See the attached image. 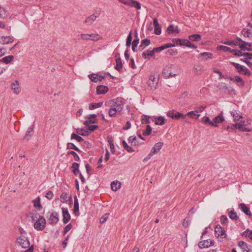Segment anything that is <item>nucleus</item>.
I'll return each instance as SVG.
<instances>
[{
    "label": "nucleus",
    "mask_w": 252,
    "mask_h": 252,
    "mask_svg": "<svg viewBox=\"0 0 252 252\" xmlns=\"http://www.w3.org/2000/svg\"><path fill=\"white\" fill-rule=\"evenodd\" d=\"M109 214H104L101 218L100 219V222L101 223H104L108 218Z\"/></svg>",
    "instance_id": "nucleus-57"
},
{
    "label": "nucleus",
    "mask_w": 252,
    "mask_h": 252,
    "mask_svg": "<svg viewBox=\"0 0 252 252\" xmlns=\"http://www.w3.org/2000/svg\"><path fill=\"white\" fill-rule=\"evenodd\" d=\"M173 43L180 46H190V41L188 39L175 38L172 39Z\"/></svg>",
    "instance_id": "nucleus-7"
},
{
    "label": "nucleus",
    "mask_w": 252,
    "mask_h": 252,
    "mask_svg": "<svg viewBox=\"0 0 252 252\" xmlns=\"http://www.w3.org/2000/svg\"><path fill=\"white\" fill-rule=\"evenodd\" d=\"M177 66L173 64H168L163 70L162 75L165 79L175 77L178 74Z\"/></svg>",
    "instance_id": "nucleus-2"
},
{
    "label": "nucleus",
    "mask_w": 252,
    "mask_h": 252,
    "mask_svg": "<svg viewBox=\"0 0 252 252\" xmlns=\"http://www.w3.org/2000/svg\"><path fill=\"white\" fill-rule=\"evenodd\" d=\"M74 209L73 212L74 214H76L79 211V202L76 196H74Z\"/></svg>",
    "instance_id": "nucleus-36"
},
{
    "label": "nucleus",
    "mask_w": 252,
    "mask_h": 252,
    "mask_svg": "<svg viewBox=\"0 0 252 252\" xmlns=\"http://www.w3.org/2000/svg\"><path fill=\"white\" fill-rule=\"evenodd\" d=\"M71 139H76L78 142H81L83 140V139L80 136L73 133L71 135Z\"/></svg>",
    "instance_id": "nucleus-49"
},
{
    "label": "nucleus",
    "mask_w": 252,
    "mask_h": 252,
    "mask_svg": "<svg viewBox=\"0 0 252 252\" xmlns=\"http://www.w3.org/2000/svg\"><path fill=\"white\" fill-rule=\"evenodd\" d=\"M13 41L14 40L9 36H0V43H1L2 44L12 43Z\"/></svg>",
    "instance_id": "nucleus-17"
},
{
    "label": "nucleus",
    "mask_w": 252,
    "mask_h": 252,
    "mask_svg": "<svg viewBox=\"0 0 252 252\" xmlns=\"http://www.w3.org/2000/svg\"><path fill=\"white\" fill-rule=\"evenodd\" d=\"M150 117L147 116L143 115L142 117L141 122L142 124H149L150 123L149 121Z\"/></svg>",
    "instance_id": "nucleus-54"
},
{
    "label": "nucleus",
    "mask_w": 252,
    "mask_h": 252,
    "mask_svg": "<svg viewBox=\"0 0 252 252\" xmlns=\"http://www.w3.org/2000/svg\"><path fill=\"white\" fill-rule=\"evenodd\" d=\"M231 115L233 117L234 121H238L242 118V114L239 111L233 110L231 112Z\"/></svg>",
    "instance_id": "nucleus-21"
},
{
    "label": "nucleus",
    "mask_w": 252,
    "mask_h": 252,
    "mask_svg": "<svg viewBox=\"0 0 252 252\" xmlns=\"http://www.w3.org/2000/svg\"><path fill=\"white\" fill-rule=\"evenodd\" d=\"M215 234L218 237L224 235V229L220 225H217L215 227Z\"/></svg>",
    "instance_id": "nucleus-19"
},
{
    "label": "nucleus",
    "mask_w": 252,
    "mask_h": 252,
    "mask_svg": "<svg viewBox=\"0 0 252 252\" xmlns=\"http://www.w3.org/2000/svg\"><path fill=\"white\" fill-rule=\"evenodd\" d=\"M116 59V65L115 66L116 69H117L118 71H120L121 69L122 68L123 64L122 62V60L119 57V54H118V56L116 55L115 56Z\"/></svg>",
    "instance_id": "nucleus-20"
},
{
    "label": "nucleus",
    "mask_w": 252,
    "mask_h": 252,
    "mask_svg": "<svg viewBox=\"0 0 252 252\" xmlns=\"http://www.w3.org/2000/svg\"><path fill=\"white\" fill-rule=\"evenodd\" d=\"M218 50H222L224 52H232V49H231L229 47L225 46L223 45L218 46L217 48Z\"/></svg>",
    "instance_id": "nucleus-38"
},
{
    "label": "nucleus",
    "mask_w": 252,
    "mask_h": 252,
    "mask_svg": "<svg viewBox=\"0 0 252 252\" xmlns=\"http://www.w3.org/2000/svg\"><path fill=\"white\" fill-rule=\"evenodd\" d=\"M174 119L178 120L180 118L185 119L186 115H184L183 113L176 112L175 115L174 116Z\"/></svg>",
    "instance_id": "nucleus-50"
},
{
    "label": "nucleus",
    "mask_w": 252,
    "mask_h": 252,
    "mask_svg": "<svg viewBox=\"0 0 252 252\" xmlns=\"http://www.w3.org/2000/svg\"><path fill=\"white\" fill-rule=\"evenodd\" d=\"M135 35V39L133 40L132 43V50L133 52H135L136 51V47L137 46L138 43H139V39L138 38V35L137 33V31H136L134 33Z\"/></svg>",
    "instance_id": "nucleus-25"
},
{
    "label": "nucleus",
    "mask_w": 252,
    "mask_h": 252,
    "mask_svg": "<svg viewBox=\"0 0 252 252\" xmlns=\"http://www.w3.org/2000/svg\"><path fill=\"white\" fill-rule=\"evenodd\" d=\"M103 103V102H99L97 103H92L89 105V109L90 110H93L98 107H100L101 106H102Z\"/></svg>",
    "instance_id": "nucleus-37"
},
{
    "label": "nucleus",
    "mask_w": 252,
    "mask_h": 252,
    "mask_svg": "<svg viewBox=\"0 0 252 252\" xmlns=\"http://www.w3.org/2000/svg\"><path fill=\"white\" fill-rule=\"evenodd\" d=\"M33 205L35 208L37 209L38 210H41L42 207L40 204V199L39 197H37L35 200L33 201Z\"/></svg>",
    "instance_id": "nucleus-31"
},
{
    "label": "nucleus",
    "mask_w": 252,
    "mask_h": 252,
    "mask_svg": "<svg viewBox=\"0 0 252 252\" xmlns=\"http://www.w3.org/2000/svg\"><path fill=\"white\" fill-rule=\"evenodd\" d=\"M46 225V220L43 217L40 216L38 220L34 223V227L37 230H42Z\"/></svg>",
    "instance_id": "nucleus-5"
},
{
    "label": "nucleus",
    "mask_w": 252,
    "mask_h": 252,
    "mask_svg": "<svg viewBox=\"0 0 252 252\" xmlns=\"http://www.w3.org/2000/svg\"><path fill=\"white\" fill-rule=\"evenodd\" d=\"M122 144L124 149L128 152L131 153L134 152L133 148L129 146L125 140L122 142Z\"/></svg>",
    "instance_id": "nucleus-39"
},
{
    "label": "nucleus",
    "mask_w": 252,
    "mask_h": 252,
    "mask_svg": "<svg viewBox=\"0 0 252 252\" xmlns=\"http://www.w3.org/2000/svg\"><path fill=\"white\" fill-rule=\"evenodd\" d=\"M237 39L239 42H241L239 43V47L242 50L252 51V45L250 43L244 41L240 38H237Z\"/></svg>",
    "instance_id": "nucleus-6"
},
{
    "label": "nucleus",
    "mask_w": 252,
    "mask_h": 252,
    "mask_svg": "<svg viewBox=\"0 0 252 252\" xmlns=\"http://www.w3.org/2000/svg\"><path fill=\"white\" fill-rule=\"evenodd\" d=\"M189 38L191 41L197 42L201 40V36L199 34H194L189 35Z\"/></svg>",
    "instance_id": "nucleus-33"
},
{
    "label": "nucleus",
    "mask_w": 252,
    "mask_h": 252,
    "mask_svg": "<svg viewBox=\"0 0 252 252\" xmlns=\"http://www.w3.org/2000/svg\"><path fill=\"white\" fill-rule=\"evenodd\" d=\"M175 44L174 43H166L161 46L154 48L152 50V53H154L155 54V53L156 52H160L165 49L170 48V47H175Z\"/></svg>",
    "instance_id": "nucleus-9"
},
{
    "label": "nucleus",
    "mask_w": 252,
    "mask_h": 252,
    "mask_svg": "<svg viewBox=\"0 0 252 252\" xmlns=\"http://www.w3.org/2000/svg\"><path fill=\"white\" fill-rule=\"evenodd\" d=\"M128 142H131L132 145H137L136 137L135 136H130L128 138Z\"/></svg>",
    "instance_id": "nucleus-55"
},
{
    "label": "nucleus",
    "mask_w": 252,
    "mask_h": 252,
    "mask_svg": "<svg viewBox=\"0 0 252 252\" xmlns=\"http://www.w3.org/2000/svg\"><path fill=\"white\" fill-rule=\"evenodd\" d=\"M67 149H73L78 152H81V151L73 143H68L67 144Z\"/></svg>",
    "instance_id": "nucleus-48"
},
{
    "label": "nucleus",
    "mask_w": 252,
    "mask_h": 252,
    "mask_svg": "<svg viewBox=\"0 0 252 252\" xmlns=\"http://www.w3.org/2000/svg\"><path fill=\"white\" fill-rule=\"evenodd\" d=\"M7 16L6 12L3 8L0 6V19H4Z\"/></svg>",
    "instance_id": "nucleus-47"
},
{
    "label": "nucleus",
    "mask_w": 252,
    "mask_h": 252,
    "mask_svg": "<svg viewBox=\"0 0 252 252\" xmlns=\"http://www.w3.org/2000/svg\"><path fill=\"white\" fill-rule=\"evenodd\" d=\"M176 113V111L172 110L168 111L167 113V116L169 117H171L172 119H174V116L175 115Z\"/></svg>",
    "instance_id": "nucleus-59"
},
{
    "label": "nucleus",
    "mask_w": 252,
    "mask_h": 252,
    "mask_svg": "<svg viewBox=\"0 0 252 252\" xmlns=\"http://www.w3.org/2000/svg\"><path fill=\"white\" fill-rule=\"evenodd\" d=\"M201 56H204L206 57V60L207 59H212L213 58V54L211 53L210 52H203L199 54Z\"/></svg>",
    "instance_id": "nucleus-51"
},
{
    "label": "nucleus",
    "mask_w": 252,
    "mask_h": 252,
    "mask_svg": "<svg viewBox=\"0 0 252 252\" xmlns=\"http://www.w3.org/2000/svg\"><path fill=\"white\" fill-rule=\"evenodd\" d=\"M224 121V119L222 116V113H221L219 115L214 118L212 122H213L214 126L217 127L218 126L217 124L222 123Z\"/></svg>",
    "instance_id": "nucleus-15"
},
{
    "label": "nucleus",
    "mask_w": 252,
    "mask_h": 252,
    "mask_svg": "<svg viewBox=\"0 0 252 252\" xmlns=\"http://www.w3.org/2000/svg\"><path fill=\"white\" fill-rule=\"evenodd\" d=\"M54 196L53 192L52 191H48L45 195V197L49 200H51L53 198Z\"/></svg>",
    "instance_id": "nucleus-62"
},
{
    "label": "nucleus",
    "mask_w": 252,
    "mask_h": 252,
    "mask_svg": "<svg viewBox=\"0 0 252 252\" xmlns=\"http://www.w3.org/2000/svg\"><path fill=\"white\" fill-rule=\"evenodd\" d=\"M241 32L244 37H250L252 36V31L251 28H244L242 30Z\"/></svg>",
    "instance_id": "nucleus-27"
},
{
    "label": "nucleus",
    "mask_w": 252,
    "mask_h": 252,
    "mask_svg": "<svg viewBox=\"0 0 252 252\" xmlns=\"http://www.w3.org/2000/svg\"><path fill=\"white\" fill-rule=\"evenodd\" d=\"M153 25L155 28L154 33L157 35H159L161 32V30L157 18L154 19Z\"/></svg>",
    "instance_id": "nucleus-16"
},
{
    "label": "nucleus",
    "mask_w": 252,
    "mask_h": 252,
    "mask_svg": "<svg viewBox=\"0 0 252 252\" xmlns=\"http://www.w3.org/2000/svg\"><path fill=\"white\" fill-rule=\"evenodd\" d=\"M166 53H167V54H168V55H171V56H175V55H177V51L176 50L170 49V50H168Z\"/></svg>",
    "instance_id": "nucleus-63"
},
{
    "label": "nucleus",
    "mask_w": 252,
    "mask_h": 252,
    "mask_svg": "<svg viewBox=\"0 0 252 252\" xmlns=\"http://www.w3.org/2000/svg\"><path fill=\"white\" fill-rule=\"evenodd\" d=\"M228 216L230 219L233 220H237L239 219V217L237 216V213L233 209L228 213Z\"/></svg>",
    "instance_id": "nucleus-30"
},
{
    "label": "nucleus",
    "mask_w": 252,
    "mask_h": 252,
    "mask_svg": "<svg viewBox=\"0 0 252 252\" xmlns=\"http://www.w3.org/2000/svg\"><path fill=\"white\" fill-rule=\"evenodd\" d=\"M131 33H132V32H131V31H130L127 37L126 41V46L127 47H129L131 44V41H132V39Z\"/></svg>",
    "instance_id": "nucleus-44"
},
{
    "label": "nucleus",
    "mask_w": 252,
    "mask_h": 252,
    "mask_svg": "<svg viewBox=\"0 0 252 252\" xmlns=\"http://www.w3.org/2000/svg\"><path fill=\"white\" fill-rule=\"evenodd\" d=\"M17 242L23 248H27L29 247V248L26 250L25 252H33V246L32 245L30 247V243L29 240L24 235H21L18 238Z\"/></svg>",
    "instance_id": "nucleus-3"
},
{
    "label": "nucleus",
    "mask_w": 252,
    "mask_h": 252,
    "mask_svg": "<svg viewBox=\"0 0 252 252\" xmlns=\"http://www.w3.org/2000/svg\"><path fill=\"white\" fill-rule=\"evenodd\" d=\"M165 124V119L162 116L158 117L155 122V124L162 125Z\"/></svg>",
    "instance_id": "nucleus-43"
},
{
    "label": "nucleus",
    "mask_w": 252,
    "mask_h": 252,
    "mask_svg": "<svg viewBox=\"0 0 252 252\" xmlns=\"http://www.w3.org/2000/svg\"><path fill=\"white\" fill-rule=\"evenodd\" d=\"M68 155H71L73 156L74 159L78 161L80 160V158L79 156L73 151H71L68 153Z\"/></svg>",
    "instance_id": "nucleus-52"
},
{
    "label": "nucleus",
    "mask_w": 252,
    "mask_h": 252,
    "mask_svg": "<svg viewBox=\"0 0 252 252\" xmlns=\"http://www.w3.org/2000/svg\"><path fill=\"white\" fill-rule=\"evenodd\" d=\"M239 41L237 40V41L235 40H227L223 42L224 44H226L228 45H239Z\"/></svg>",
    "instance_id": "nucleus-45"
},
{
    "label": "nucleus",
    "mask_w": 252,
    "mask_h": 252,
    "mask_svg": "<svg viewBox=\"0 0 252 252\" xmlns=\"http://www.w3.org/2000/svg\"><path fill=\"white\" fill-rule=\"evenodd\" d=\"M249 59L248 58H244V59H241V61L242 62L245 63L249 67H252V63L249 62L248 61Z\"/></svg>",
    "instance_id": "nucleus-64"
},
{
    "label": "nucleus",
    "mask_w": 252,
    "mask_h": 252,
    "mask_svg": "<svg viewBox=\"0 0 252 252\" xmlns=\"http://www.w3.org/2000/svg\"><path fill=\"white\" fill-rule=\"evenodd\" d=\"M14 60V56L13 55H9L8 56H6L2 59H1L0 61L1 62H3L6 64H8L12 61Z\"/></svg>",
    "instance_id": "nucleus-32"
},
{
    "label": "nucleus",
    "mask_w": 252,
    "mask_h": 252,
    "mask_svg": "<svg viewBox=\"0 0 252 252\" xmlns=\"http://www.w3.org/2000/svg\"><path fill=\"white\" fill-rule=\"evenodd\" d=\"M62 210L63 216V222L66 224L70 220V215L67 208H62Z\"/></svg>",
    "instance_id": "nucleus-11"
},
{
    "label": "nucleus",
    "mask_w": 252,
    "mask_h": 252,
    "mask_svg": "<svg viewBox=\"0 0 252 252\" xmlns=\"http://www.w3.org/2000/svg\"><path fill=\"white\" fill-rule=\"evenodd\" d=\"M79 164L76 162H74L72 165V172L75 175L79 173Z\"/></svg>",
    "instance_id": "nucleus-35"
},
{
    "label": "nucleus",
    "mask_w": 252,
    "mask_h": 252,
    "mask_svg": "<svg viewBox=\"0 0 252 252\" xmlns=\"http://www.w3.org/2000/svg\"><path fill=\"white\" fill-rule=\"evenodd\" d=\"M97 17V16L94 14H92L86 18L85 23L88 25H91L94 22Z\"/></svg>",
    "instance_id": "nucleus-24"
},
{
    "label": "nucleus",
    "mask_w": 252,
    "mask_h": 252,
    "mask_svg": "<svg viewBox=\"0 0 252 252\" xmlns=\"http://www.w3.org/2000/svg\"><path fill=\"white\" fill-rule=\"evenodd\" d=\"M231 64L237 69V72L239 73H244L247 76H250L251 74L250 70L245 66L234 62H232Z\"/></svg>",
    "instance_id": "nucleus-4"
},
{
    "label": "nucleus",
    "mask_w": 252,
    "mask_h": 252,
    "mask_svg": "<svg viewBox=\"0 0 252 252\" xmlns=\"http://www.w3.org/2000/svg\"><path fill=\"white\" fill-rule=\"evenodd\" d=\"M72 227V225L71 223L67 224L65 227L64 228L63 230V234L65 235L67 232H68Z\"/></svg>",
    "instance_id": "nucleus-60"
},
{
    "label": "nucleus",
    "mask_w": 252,
    "mask_h": 252,
    "mask_svg": "<svg viewBox=\"0 0 252 252\" xmlns=\"http://www.w3.org/2000/svg\"><path fill=\"white\" fill-rule=\"evenodd\" d=\"M163 145V143L159 142L155 144L151 150V153L153 155L158 153Z\"/></svg>",
    "instance_id": "nucleus-13"
},
{
    "label": "nucleus",
    "mask_w": 252,
    "mask_h": 252,
    "mask_svg": "<svg viewBox=\"0 0 252 252\" xmlns=\"http://www.w3.org/2000/svg\"><path fill=\"white\" fill-rule=\"evenodd\" d=\"M108 88L106 86L100 85L96 88V93L97 94H104L107 92Z\"/></svg>",
    "instance_id": "nucleus-23"
},
{
    "label": "nucleus",
    "mask_w": 252,
    "mask_h": 252,
    "mask_svg": "<svg viewBox=\"0 0 252 252\" xmlns=\"http://www.w3.org/2000/svg\"><path fill=\"white\" fill-rule=\"evenodd\" d=\"M242 236L245 237L249 238L251 240L252 238V231L247 229L242 233Z\"/></svg>",
    "instance_id": "nucleus-40"
},
{
    "label": "nucleus",
    "mask_w": 252,
    "mask_h": 252,
    "mask_svg": "<svg viewBox=\"0 0 252 252\" xmlns=\"http://www.w3.org/2000/svg\"><path fill=\"white\" fill-rule=\"evenodd\" d=\"M238 246L244 250V252L245 251L246 252H250L251 251L250 246H249L244 241H241L239 242Z\"/></svg>",
    "instance_id": "nucleus-22"
},
{
    "label": "nucleus",
    "mask_w": 252,
    "mask_h": 252,
    "mask_svg": "<svg viewBox=\"0 0 252 252\" xmlns=\"http://www.w3.org/2000/svg\"><path fill=\"white\" fill-rule=\"evenodd\" d=\"M152 132V128L149 125H147L146 129L143 133V135L144 136H148L151 134Z\"/></svg>",
    "instance_id": "nucleus-46"
},
{
    "label": "nucleus",
    "mask_w": 252,
    "mask_h": 252,
    "mask_svg": "<svg viewBox=\"0 0 252 252\" xmlns=\"http://www.w3.org/2000/svg\"><path fill=\"white\" fill-rule=\"evenodd\" d=\"M234 55L237 56L238 57L243 56V53L242 51L240 50H236L234 49H232V52Z\"/></svg>",
    "instance_id": "nucleus-58"
},
{
    "label": "nucleus",
    "mask_w": 252,
    "mask_h": 252,
    "mask_svg": "<svg viewBox=\"0 0 252 252\" xmlns=\"http://www.w3.org/2000/svg\"><path fill=\"white\" fill-rule=\"evenodd\" d=\"M214 244V242L213 240H205L203 241H200L198 244V247L201 249L203 248H208L209 247L213 245Z\"/></svg>",
    "instance_id": "nucleus-8"
},
{
    "label": "nucleus",
    "mask_w": 252,
    "mask_h": 252,
    "mask_svg": "<svg viewBox=\"0 0 252 252\" xmlns=\"http://www.w3.org/2000/svg\"><path fill=\"white\" fill-rule=\"evenodd\" d=\"M129 6L136 8L137 9H141V4L135 0H132Z\"/></svg>",
    "instance_id": "nucleus-34"
},
{
    "label": "nucleus",
    "mask_w": 252,
    "mask_h": 252,
    "mask_svg": "<svg viewBox=\"0 0 252 252\" xmlns=\"http://www.w3.org/2000/svg\"><path fill=\"white\" fill-rule=\"evenodd\" d=\"M239 208L248 216L252 217V214L250 211V209L247 207L244 203H240L238 205Z\"/></svg>",
    "instance_id": "nucleus-12"
},
{
    "label": "nucleus",
    "mask_w": 252,
    "mask_h": 252,
    "mask_svg": "<svg viewBox=\"0 0 252 252\" xmlns=\"http://www.w3.org/2000/svg\"><path fill=\"white\" fill-rule=\"evenodd\" d=\"M11 89L14 93L18 94L20 92L19 82L17 80L15 81L11 85Z\"/></svg>",
    "instance_id": "nucleus-18"
},
{
    "label": "nucleus",
    "mask_w": 252,
    "mask_h": 252,
    "mask_svg": "<svg viewBox=\"0 0 252 252\" xmlns=\"http://www.w3.org/2000/svg\"><path fill=\"white\" fill-rule=\"evenodd\" d=\"M202 122L205 124H208L210 126H213V122L211 121L210 119L208 116H204L202 118Z\"/></svg>",
    "instance_id": "nucleus-42"
},
{
    "label": "nucleus",
    "mask_w": 252,
    "mask_h": 252,
    "mask_svg": "<svg viewBox=\"0 0 252 252\" xmlns=\"http://www.w3.org/2000/svg\"><path fill=\"white\" fill-rule=\"evenodd\" d=\"M121 182L118 181H113L111 184V189L113 191H117L118 189H119L121 188Z\"/></svg>",
    "instance_id": "nucleus-26"
},
{
    "label": "nucleus",
    "mask_w": 252,
    "mask_h": 252,
    "mask_svg": "<svg viewBox=\"0 0 252 252\" xmlns=\"http://www.w3.org/2000/svg\"><path fill=\"white\" fill-rule=\"evenodd\" d=\"M220 220L221 224L225 225L227 222L228 219L226 216L222 215L220 217Z\"/></svg>",
    "instance_id": "nucleus-56"
},
{
    "label": "nucleus",
    "mask_w": 252,
    "mask_h": 252,
    "mask_svg": "<svg viewBox=\"0 0 252 252\" xmlns=\"http://www.w3.org/2000/svg\"><path fill=\"white\" fill-rule=\"evenodd\" d=\"M193 69L196 74H200L203 71V66L201 64H197L194 65Z\"/></svg>",
    "instance_id": "nucleus-29"
},
{
    "label": "nucleus",
    "mask_w": 252,
    "mask_h": 252,
    "mask_svg": "<svg viewBox=\"0 0 252 252\" xmlns=\"http://www.w3.org/2000/svg\"><path fill=\"white\" fill-rule=\"evenodd\" d=\"M105 106L109 108L108 111L109 116L114 117L117 113H120L122 111L123 103L121 99L117 98L105 101Z\"/></svg>",
    "instance_id": "nucleus-1"
},
{
    "label": "nucleus",
    "mask_w": 252,
    "mask_h": 252,
    "mask_svg": "<svg viewBox=\"0 0 252 252\" xmlns=\"http://www.w3.org/2000/svg\"><path fill=\"white\" fill-rule=\"evenodd\" d=\"M90 40L92 41H96L99 40L101 38V36L98 34H90Z\"/></svg>",
    "instance_id": "nucleus-41"
},
{
    "label": "nucleus",
    "mask_w": 252,
    "mask_h": 252,
    "mask_svg": "<svg viewBox=\"0 0 252 252\" xmlns=\"http://www.w3.org/2000/svg\"><path fill=\"white\" fill-rule=\"evenodd\" d=\"M94 74L92 73L89 75V77L92 81L94 82H97V81H98V78L97 77V75H96V76H94Z\"/></svg>",
    "instance_id": "nucleus-53"
},
{
    "label": "nucleus",
    "mask_w": 252,
    "mask_h": 252,
    "mask_svg": "<svg viewBox=\"0 0 252 252\" xmlns=\"http://www.w3.org/2000/svg\"><path fill=\"white\" fill-rule=\"evenodd\" d=\"M59 215L58 213L54 212L50 214L49 218L48 219L49 223L50 224H56L59 221Z\"/></svg>",
    "instance_id": "nucleus-10"
},
{
    "label": "nucleus",
    "mask_w": 252,
    "mask_h": 252,
    "mask_svg": "<svg viewBox=\"0 0 252 252\" xmlns=\"http://www.w3.org/2000/svg\"><path fill=\"white\" fill-rule=\"evenodd\" d=\"M142 56L145 59L149 60L152 57L154 56V54L152 53V50H146L142 53Z\"/></svg>",
    "instance_id": "nucleus-28"
},
{
    "label": "nucleus",
    "mask_w": 252,
    "mask_h": 252,
    "mask_svg": "<svg viewBox=\"0 0 252 252\" xmlns=\"http://www.w3.org/2000/svg\"><path fill=\"white\" fill-rule=\"evenodd\" d=\"M235 81L237 83H241L242 85H244V81L242 79V78L240 77L239 76H236L234 77Z\"/></svg>",
    "instance_id": "nucleus-61"
},
{
    "label": "nucleus",
    "mask_w": 252,
    "mask_h": 252,
    "mask_svg": "<svg viewBox=\"0 0 252 252\" xmlns=\"http://www.w3.org/2000/svg\"><path fill=\"white\" fill-rule=\"evenodd\" d=\"M244 121L241 122V123H237L234 126L235 128L240 130L242 131L250 132L251 131V129L247 127L246 125L244 124Z\"/></svg>",
    "instance_id": "nucleus-14"
}]
</instances>
